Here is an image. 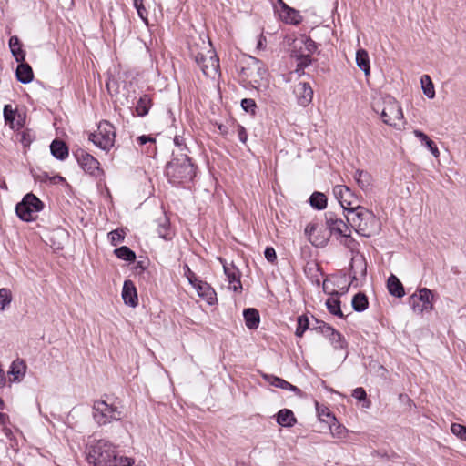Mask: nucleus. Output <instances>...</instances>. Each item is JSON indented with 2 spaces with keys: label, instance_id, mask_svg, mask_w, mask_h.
Here are the masks:
<instances>
[{
  "label": "nucleus",
  "instance_id": "obj_1",
  "mask_svg": "<svg viewBox=\"0 0 466 466\" xmlns=\"http://www.w3.org/2000/svg\"><path fill=\"white\" fill-rule=\"evenodd\" d=\"M189 56L200 67L202 73L210 78L219 74V59L210 41L201 36L192 37L188 43Z\"/></svg>",
  "mask_w": 466,
  "mask_h": 466
},
{
  "label": "nucleus",
  "instance_id": "obj_2",
  "mask_svg": "<svg viewBox=\"0 0 466 466\" xmlns=\"http://www.w3.org/2000/svg\"><path fill=\"white\" fill-rule=\"evenodd\" d=\"M345 217L355 231L363 237H371L378 231L379 227L375 215L363 206L348 211Z\"/></svg>",
  "mask_w": 466,
  "mask_h": 466
},
{
  "label": "nucleus",
  "instance_id": "obj_3",
  "mask_svg": "<svg viewBox=\"0 0 466 466\" xmlns=\"http://www.w3.org/2000/svg\"><path fill=\"white\" fill-rule=\"evenodd\" d=\"M166 175L171 184L178 186L192 181L196 170L189 157L183 153L177 155L167 164Z\"/></svg>",
  "mask_w": 466,
  "mask_h": 466
},
{
  "label": "nucleus",
  "instance_id": "obj_4",
  "mask_svg": "<svg viewBox=\"0 0 466 466\" xmlns=\"http://www.w3.org/2000/svg\"><path fill=\"white\" fill-rule=\"evenodd\" d=\"M118 456L116 448L111 442L99 440L89 447L87 460L95 466H108Z\"/></svg>",
  "mask_w": 466,
  "mask_h": 466
},
{
  "label": "nucleus",
  "instance_id": "obj_5",
  "mask_svg": "<svg viewBox=\"0 0 466 466\" xmlns=\"http://www.w3.org/2000/svg\"><path fill=\"white\" fill-rule=\"evenodd\" d=\"M380 117L383 123L396 129H401L406 123L400 103L391 96L383 97Z\"/></svg>",
  "mask_w": 466,
  "mask_h": 466
},
{
  "label": "nucleus",
  "instance_id": "obj_6",
  "mask_svg": "<svg viewBox=\"0 0 466 466\" xmlns=\"http://www.w3.org/2000/svg\"><path fill=\"white\" fill-rule=\"evenodd\" d=\"M241 75L243 79L256 89H259L267 84V68L260 60L255 57H250L247 66L242 67Z\"/></svg>",
  "mask_w": 466,
  "mask_h": 466
},
{
  "label": "nucleus",
  "instance_id": "obj_7",
  "mask_svg": "<svg viewBox=\"0 0 466 466\" xmlns=\"http://www.w3.org/2000/svg\"><path fill=\"white\" fill-rule=\"evenodd\" d=\"M93 418L98 425H106L122 419V411L117 406L106 400H96L93 404Z\"/></svg>",
  "mask_w": 466,
  "mask_h": 466
},
{
  "label": "nucleus",
  "instance_id": "obj_8",
  "mask_svg": "<svg viewBox=\"0 0 466 466\" xmlns=\"http://www.w3.org/2000/svg\"><path fill=\"white\" fill-rule=\"evenodd\" d=\"M44 208L43 202L33 193H27L23 199L16 204L15 213L23 221H33L35 214Z\"/></svg>",
  "mask_w": 466,
  "mask_h": 466
},
{
  "label": "nucleus",
  "instance_id": "obj_9",
  "mask_svg": "<svg viewBox=\"0 0 466 466\" xmlns=\"http://www.w3.org/2000/svg\"><path fill=\"white\" fill-rule=\"evenodd\" d=\"M409 303L416 314L422 315L431 312L434 308L433 291L427 288L420 289L410 297Z\"/></svg>",
  "mask_w": 466,
  "mask_h": 466
},
{
  "label": "nucleus",
  "instance_id": "obj_10",
  "mask_svg": "<svg viewBox=\"0 0 466 466\" xmlns=\"http://www.w3.org/2000/svg\"><path fill=\"white\" fill-rule=\"evenodd\" d=\"M116 130L108 121H101L95 133L89 135V140L95 146H114Z\"/></svg>",
  "mask_w": 466,
  "mask_h": 466
},
{
  "label": "nucleus",
  "instance_id": "obj_11",
  "mask_svg": "<svg viewBox=\"0 0 466 466\" xmlns=\"http://www.w3.org/2000/svg\"><path fill=\"white\" fill-rule=\"evenodd\" d=\"M333 194L343 208L345 214H348V211H352L356 207L361 206L359 197L347 186H335Z\"/></svg>",
  "mask_w": 466,
  "mask_h": 466
},
{
  "label": "nucleus",
  "instance_id": "obj_12",
  "mask_svg": "<svg viewBox=\"0 0 466 466\" xmlns=\"http://www.w3.org/2000/svg\"><path fill=\"white\" fill-rule=\"evenodd\" d=\"M218 259L222 264L223 271L228 281V288L234 292H240L242 290V284L239 269L233 263H228L222 258H218Z\"/></svg>",
  "mask_w": 466,
  "mask_h": 466
},
{
  "label": "nucleus",
  "instance_id": "obj_13",
  "mask_svg": "<svg viewBox=\"0 0 466 466\" xmlns=\"http://www.w3.org/2000/svg\"><path fill=\"white\" fill-rule=\"evenodd\" d=\"M79 166L92 176H99L101 170L99 162L90 154L86 153L82 147H78L74 153Z\"/></svg>",
  "mask_w": 466,
  "mask_h": 466
},
{
  "label": "nucleus",
  "instance_id": "obj_14",
  "mask_svg": "<svg viewBox=\"0 0 466 466\" xmlns=\"http://www.w3.org/2000/svg\"><path fill=\"white\" fill-rule=\"evenodd\" d=\"M367 274V261L363 254L359 251H352L350 262V275L353 279L358 280L365 278Z\"/></svg>",
  "mask_w": 466,
  "mask_h": 466
},
{
  "label": "nucleus",
  "instance_id": "obj_15",
  "mask_svg": "<svg viewBox=\"0 0 466 466\" xmlns=\"http://www.w3.org/2000/svg\"><path fill=\"white\" fill-rule=\"evenodd\" d=\"M326 223L331 233H336L343 237H349L350 235V228L341 219L338 218L333 213L326 214Z\"/></svg>",
  "mask_w": 466,
  "mask_h": 466
},
{
  "label": "nucleus",
  "instance_id": "obj_16",
  "mask_svg": "<svg viewBox=\"0 0 466 466\" xmlns=\"http://www.w3.org/2000/svg\"><path fill=\"white\" fill-rule=\"evenodd\" d=\"M192 286L196 289L198 297L205 300L208 305H214L217 303V294L208 283L199 279Z\"/></svg>",
  "mask_w": 466,
  "mask_h": 466
},
{
  "label": "nucleus",
  "instance_id": "obj_17",
  "mask_svg": "<svg viewBox=\"0 0 466 466\" xmlns=\"http://www.w3.org/2000/svg\"><path fill=\"white\" fill-rule=\"evenodd\" d=\"M298 103L302 106H307L311 103L313 90L309 83L299 82L294 89Z\"/></svg>",
  "mask_w": 466,
  "mask_h": 466
},
{
  "label": "nucleus",
  "instance_id": "obj_18",
  "mask_svg": "<svg viewBox=\"0 0 466 466\" xmlns=\"http://www.w3.org/2000/svg\"><path fill=\"white\" fill-rule=\"evenodd\" d=\"M27 366L21 359L15 360L7 371L9 380L11 382H21L26 373Z\"/></svg>",
  "mask_w": 466,
  "mask_h": 466
},
{
  "label": "nucleus",
  "instance_id": "obj_19",
  "mask_svg": "<svg viewBox=\"0 0 466 466\" xmlns=\"http://www.w3.org/2000/svg\"><path fill=\"white\" fill-rule=\"evenodd\" d=\"M262 378L266 382H268L271 386H274L276 388H279V389H282L285 390L292 391L298 396L301 395V390L298 387L292 385L289 381H287L279 377H277V376L271 375V374L263 373Z\"/></svg>",
  "mask_w": 466,
  "mask_h": 466
},
{
  "label": "nucleus",
  "instance_id": "obj_20",
  "mask_svg": "<svg viewBox=\"0 0 466 466\" xmlns=\"http://www.w3.org/2000/svg\"><path fill=\"white\" fill-rule=\"evenodd\" d=\"M122 299L124 303L129 307L136 308L138 304L137 289L131 280H125L122 289Z\"/></svg>",
  "mask_w": 466,
  "mask_h": 466
},
{
  "label": "nucleus",
  "instance_id": "obj_21",
  "mask_svg": "<svg viewBox=\"0 0 466 466\" xmlns=\"http://www.w3.org/2000/svg\"><path fill=\"white\" fill-rule=\"evenodd\" d=\"M18 63L19 65L17 66L15 72L17 80L23 84H28L32 82L34 78V73L30 65L25 63V61Z\"/></svg>",
  "mask_w": 466,
  "mask_h": 466
},
{
  "label": "nucleus",
  "instance_id": "obj_22",
  "mask_svg": "<svg viewBox=\"0 0 466 466\" xmlns=\"http://www.w3.org/2000/svg\"><path fill=\"white\" fill-rule=\"evenodd\" d=\"M9 48L16 62H24L25 59V52L22 48V44L16 35H13L9 39Z\"/></svg>",
  "mask_w": 466,
  "mask_h": 466
},
{
  "label": "nucleus",
  "instance_id": "obj_23",
  "mask_svg": "<svg viewBox=\"0 0 466 466\" xmlns=\"http://www.w3.org/2000/svg\"><path fill=\"white\" fill-rule=\"evenodd\" d=\"M245 324L249 329H256L260 322L258 311L253 308L246 309L243 312Z\"/></svg>",
  "mask_w": 466,
  "mask_h": 466
},
{
  "label": "nucleus",
  "instance_id": "obj_24",
  "mask_svg": "<svg viewBox=\"0 0 466 466\" xmlns=\"http://www.w3.org/2000/svg\"><path fill=\"white\" fill-rule=\"evenodd\" d=\"M353 177L362 190L368 191L370 188L372 177L367 171L358 169L355 171Z\"/></svg>",
  "mask_w": 466,
  "mask_h": 466
},
{
  "label": "nucleus",
  "instance_id": "obj_25",
  "mask_svg": "<svg viewBox=\"0 0 466 466\" xmlns=\"http://www.w3.org/2000/svg\"><path fill=\"white\" fill-rule=\"evenodd\" d=\"M157 230L159 238L166 240H170L174 236V232L170 228V223L167 217H162L157 220Z\"/></svg>",
  "mask_w": 466,
  "mask_h": 466
},
{
  "label": "nucleus",
  "instance_id": "obj_26",
  "mask_svg": "<svg viewBox=\"0 0 466 466\" xmlns=\"http://www.w3.org/2000/svg\"><path fill=\"white\" fill-rule=\"evenodd\" d=\"M297 420L292 410L282 409L277 413V422L282 427H292Z\"/></svg>",
  "mask_w": 466,
  "mask_h": 466
},
{
  "label": "nucleus",
  "instance_id": "obj_27",
  "mask_svg": "<svg viewBox=\"0 0 466 466\" xmlns=\"http://www.w3.org/2000/svg\"><path fill=\"white\" fill-rule=\"evenodd\" d=\"M356 64L358 67L363 71L365 76L370 73V58L365 49H359L356 53Z\"/></svg>",
  "mask_w": 466,
  "mask_h": 466
},
{
  "label": "nucleus",
  "instance_id": "obj_28",
  "mask_svg": "<svg viewBox=\"0 0 466 466\" xmlns=\"http://www.w3.org/2000/svg\"><path fill=\"white\" fill-rule=\"evenodd\" d=\"M328 310L330 314L338 316L339 318H344V315L340 309V300L338 296V293L332 294L325 303Z\"/></svg>",
  "mask_w": 466,
  "mask_h": 466
},
{
  "label": "nucleus",
  "instance_id": "obj_29",
  "mask_svg": "<svg viewBox=\"0 0 466 466\" xmlns=\"http://www.w3.org/2000/svg\"><path fill=\"white\" fill-rule=\"evenodd\" d=\"M388 289L391 295L397 298H402L405 295L401 282L394 275H391L388 279Z\"/></svg>",
  "mask_w": 466,
  "mask_h": 466
},
{
  "label": "nucleus",
  "instance_id": "obj_30",
  "mask_svg": "<svg viewBox=\"0 0 466 466\" xmlns=\"http://www.w3.org/2000/svg\"><path fill=\"white\" fill-rule=\"evenodd\" d=\"M34 178L35 181L41 183H48L50 185H56L59 183L66 182L65 178L59 175L51 176L46 171L39 172L34 175Z\"/></svg>",
  "mask_w": 466,
  "mask_h": 466
},
{
  "label": "nucleus",
  "instance_id": "obj_31",
  "mask_svg": "<svg viewBox=\"0 0 466 466\" xmlns=\"http://www.w3.org/2000/svg\"><path fill=\"white\" fill-rule=\"evenodd\" d=\"M152 106V99L148 95H143L137 103L135 107L137 116H145L148 114Z\"/></svg>",
  "mask_w": 466,
  "mask_h": 466
},
{
  "label": "nucleus",
  "instance_id": "obj_32",
  "mask_svg": "<svg viewBox=\"0 0 466 466\" xmlns=\"http://www.w3.org/2000/svg\"><path fill=\"white\" fill-rule=\"evenodd\" d=\"M16 141L22 146H30L35 139V134L33 130L25 128L18 131L15 135Z\"/></svg>",
  "mask_w": 466,
  "mask_h": 466
},
{
  "label": "nucleus",
  "instance_id": "obj_33",
  "mask_svg": "<svg viewBox=\"0 0 466 466\" xmlns=\"http://www.w3.org/2000/svg\"><path fill=\"white\" fill-rule=\"evenodd\" d=\"M311 207L322 210L327 207V198L323 193L314 192L309 198Z\"/></svg>",
  "mask_w": 466,
  "mask_h": 466
},
{
  "label": "nucleus",
  "instance_id": "obj_34",
  "mask_svg": "<svg viewBox=\"0 0 466 466\" xmlns=\"http://www.w3.org/2000/svg\"><path fill=\"white\" fill-rule=\"evenodd\" d=\"M115 255L124 261L133 262L136 259V254L127 246H122L114 250Z\"/></svg>",
  "mask_w": 466,
  "mask_h": 466
},
{
  "label": "nucleus",
  "instance_id": "obj_35",
  "mask_svg": "<svg viewBox=\"0 0 466 466\" xmlns=\"http://www.w3.org/2000/svg\"><path fill=\"white\" fill-rule=\"evenodd\" d=\"M369 302L365 294L360 292L352 299V307L354 310L362 312L368 308Z\"/></svg>",
  "mask_w": 466,
  "mask_h": 466
},
{
  "label": "nucleus",
  "instance_id": "obj_36",
  "mask_svg": "<svg viewBox=\"0 0 466 466\" xmlns=\"http://www.w3.org/2000/svg\"><path fill=\"white\" fill-rule=\"evenodd\" d=\"M323 332L329 338V340L336 348L343 347V340L339 332L329 326L325 327Z\"/></svg>",
  "mask_w": 466,
  "mask_h": 466
},
{
  "label": "nucleus",
  "instance_id": "obj_37",
  "mask_svg": "<svg viewBox=\"0 0 466 466\" xmlns=\"http://www.w3.org/2000/svg\"><path fill=\"white\" fill-rule=\"evenodd\" d=\"M292 56L294 57H296V59L298 61L296 72L303 71L304 68L309 66L312 62V59L309 56V54H300V53H297L296 50H293Z\"/></svg>",
  "mask_w": 466,
  "mask_h": 466
},
{
  "label": "nucleus",
  "instance_id": "obj_38",
  "mask_svg": "<svg viewBox=\"0 0 466 466\" xmlns=\"http://www.w3.org/2000/svg\"><path fill=\"white\" fill-rule=\"evenodd\" d=\"M329 430L331 435L339 439L345 438L348 432V430L341 424L338 423L335 418H332V420L329 422Z\"/></svg>",
  "mask_w": 466,
  "mask_h": 466
},
{
  "label": "nucleus",
  "instance_id": "obj_39",
  "mask_svg": "<svg viewBox=\"0 0 466 466\" xmlns=\"http://www.w3.org/2000/svg\"><path fill=\"white\" fill-rule=\"evenodd\" d=\"M420 83L424 95L429 98L435 96V90L433 83L428 75H423L420 78Z\"/></svg>",
  "mask_w": 466,
  "mask_h": 466
},
{
  "label": "nucleus",
  "instance_id": "obj_40",
  "mask_svg": "<svg viewBox=\"0 0 466 466\" xmlns=\"http://www.w3.org/2000/svg\"><path fill=\"white\" fill-rule=\"evenodd\" d=\"M318 231V226L315 224H309L306 227L305 232L309 236V241L314 246H322L326 243L327 239L325 238L319 239L317 237L314 236V233Z\"/></svg>",
  "mask_w": 466,
  "mask_h": 466
},
{
  "label": "nucleus",
  "instance_id": "obj_41",
  "mask_svg": "<svg viewBox=\"0 0 466 466\" xmlns=\"http://www.w3.org/2000/svg\"><path fill=\"white\" fill-rule=\"evenodd\" d=\"M12 301L11 290L6 288L0 289V310H5Z\"/></svg>",
  "mask_w": 466,
  "mask_h": 466
},
{
  "label": "nucleus",
  "instance_id": "obj_42",
  "mask_svg": "<svg viewBox=\"0 0 466 466\" xmlns=\"http://www.w3.org/2000/svg\"><path fill=\"white\" fill-rule=\"evenodd\" d=\"M17 110L13 109L11 105H5L4 107V118L6 124H9L11 128H15V121L16 119Z\"/></svg>",
  "mask_w": 466,
  "mask_h": 466
},
{
  "label": "nucleus",
  "instance_id": "obj_43",
  "mask_svg": "<svg viewBox=\"0 0 466 466\" xmlns=\"http://www.w3.org/2000/svg\"><path fill=\"white\" fill-rule=\"evenodd\" d=\"M125 231L122 228H116L108 233L107 237L112 246H117L125 239Z\"/></svg>",
  "mask_w": 466,
  "mask_h": 466
},
{
  "label": "nucleus",
  "instance_id": "obj_44",
  "mask_svg": "<svg viewBox=\"0 0 466 466\" xmlns=\"http://www.w3.org/2000/svg\"><path fill=\"white\" fill-rule=\"evenodd\" d=\"M297 322H298V326H297L295 334L297 337H302L304 332L309 328V319L306 316L301 315V316L298 317Z\"/></svg>",
  "mask_w": 466,
  "mask_h": 466
},
{
  "label": "nucleus",
  "instance_id": "obj_45",
  "mask_svg": "<svg viewBox=\"0 0 466 466\" xmlns=\"http://www.w3.org/2000/svg\"><path fill=\"white\" fill-rule=\"evenodd\" d=\"M134 6L139 17L147 25V11L143 5V0H134Z\"/></svg>",
  "mask_w": 466,
  "mask_h": 466
},
{
  "label": "nucleus",
  "instance_id": "obj_46",
  "mask_svg": "<svg viewBox=\"0 0 466 466\" xmlns=\"http://www.w3.org/2000/svg\"><path fill=\"white\" fill-rule=\"evenodd\" d=\"M451 431L458 438L461 439L462 441H466V427L465 426H463L461 424H458V423H453L451 426Z\"/></svg>",
  "mask_w": 466,
  "mask_h": 466
},
{
  "label": "nucleus",
  "instance_id": "obj_47",
  "mask_svg": "<svg viewBox=\"0 0 466 466\" xmlns=\"http://www.w3.org/2000/svg\"><path fill=\"white\" fill-rule=\"evenodd\" d=\"M51 154L59 160H64L68 157V147H50Z\"/></svg>",
  "mask_w": 466,
  "mask_h": 466
},
{
  "label": "nucleus",
  "instance_id": "obj_48",
  "mask_svg": "<svg viewBox=\"0 0 466 466\" xmlns=\"http://www.w3.org/2000/svg\"><path fill=\"white\" fill-rule=\"evenodd\" d=\"M241 107L245 112L255 114L257 105L251 98H244L241 101Z\"/></svg>",
  "mask_w": 466,
  "mask_h": 466
},
{
  "label": "nucleus",
  "instance_id": "obj_49",
  "mask_svg": "<svg viewBox=\"0 0 466 466\" xmlns=\"http://www.w3.org/2000/svg\"><path fill=\"white\" fill-rule=\"evenodd\" d=\"M133 460L126 456H118L108 466H132Z\"/></svg>",
  "mask_w": 466,
  "mask_h": 466
},
{
  "label": "nucleus",
  "instance_id": "obj_50",
  "mask_svg": "<svg viewBox=\"0 0 466 466\" xmlns=\"http://www.w3.org/2000/svg\"><path fill=\"white\" fill-rule=\"evenodd\" d=\"M183 272L184 276L187 279L188 282L191 285L195 284L198 280H199L196 274L190 269L187 264H185L183 266Z\"/></svg>",
  "mask_w": 466,
  "mask_h": 466
},
{
  "label": "nucleus",
  "instance_id": "obj_51",
  "mask_svg": "<svg viewBox=\"0 0 466 466\" xmlns=\"http://www.w3.org/2000/svg\"><path fill=\"white\" fill-rule=\"evenodd\" d=\"M301 42L304 44L305 50L308 52L307 54H309V56L317 50V44L310 37H306Z\"/></svg>",
  "mask_w": 466,
  "mask_h": 466
},
{
  "label": "nucleus",
  "instance_id": "obj_52",
  "mask_svg": "<svg viewBox=\"0 0 466 466\" xmlns=\"http://www.w3.org/2000/svg\"><path fill=\"white\" fill-rule=\"evenodd\" d=\"M413 134L415 135L416 137H418L420 139V141L422 144H425V146H435L433 141L422 131L414 130Z\"/></svg>",
  "mask_w": 466,
  "mask_h": 466
},
{
  "label": "nucleus",
  "instance_id": "obj_53",
  "mask_svg": "<svg viewBox=\"0 0 466 466\" xmlns=\"http://www.w3.org/2000/svg\"><path fill=\"white\" fill-rule=\"evenodd\" d=\"M317 411H318V414L321 420H325L324 417H326L328 420H327V422H330L332 420V418H335L334 416H331L329 410L328 408L326 407H317Z\"/></svg>",
  "mask_w": 466,
  "mask_h": 466
},
{
  "label": "nucleus",
  "instance_id": "obj_54",
  "mask_svg": "<svg viewBox=\"0 0 466 466\" xmlns=\"http://www.w3.org/2000/svg\"><path fill=\"white\" fill-rule=\"evenodd\" d=\"M265 258L269 262H274L277 259V254L272 247H267L264 251Z\"/></svg>",
  "mask_w": 466,
  "mask_h": 466
},
{
  "label": "nucleus",
  "instance_id": "obj_55",
  "mask_svg": "<svg viewBox=\"0 0 466 466\" xmlns=\"http://www.w3.org/2000/svg\"><path fill=\"white\" fill-rule=\"evenodd\" d=\"M352 396H353L356 400H358L361 401V400H366V396H367V394H366V391L364 390V389L360 387V388H356V389L353 390V392H352Z\"/></svg>",
  "mask_w": 466,
  "mask_h": 466
},
{
  "label": "nucleus",
  "instance_id": "obj_56",
  "mask_svg": "<svg viewBox=\"0 0 466 466\" xmlns=\"http://www.w3.org/2000/svg\"><path fill=\"white\" fill-rule=\"evenodd\" d=\"M137 141L141 144V145H144L147 142H150V143H156V138L155 137H147V136H140L137 137Z\"/></svg>",
  "mask_w": 466,
  "mask_h": 466
},
{
  "label": "nucleus",
  "instance_id": "obj_57",
  "mask_svg": "<svg viewBox=\"0 0 466 466\" xmlns=\"http://www.w3.org/2000/svg\"><path fill=\"white\" fill-rule=\"evenodd\" d=\"M24 121H25V118L24 116L21 115V114H18L16 115V119L15 121V127H22L23 125H24Z\"/></svg>",
  "mask_w": 466,
  "mask_h": 466
},
{
  "label": "nucleus",
  "instance_id": "obj_58",
  "mask_svg": "<svg viewBox=\"0 0 466 466\" xmlns=\"http://www.w3.org/2000/svg\"><path fill=\"white\" fill-rule=\"evenodd\" d=\"M264 42H266V38L261 35L259 36V39H258V46H257V47H258V49H263V48H265V44H264Z\"/></svg>",
  "mask_w": 466,
  "mask_h": 466
},
{
  "label": "nucleus",
  "instance_id": "obj_59",
  "mask_svg": "<svg viewBox=\"0 0 466 466\" xmlns=\"http://www.w3.org/2000/svg\"><path fill=\"white\" fill-rule=\"evenodd\" d=\"M49 146H66V143L59 139H54Z\"/></svg>",
  "mask_w": 466,
  "mask_h": 466
},
{
  "label": "nucleus",
  "instance_id": "obj_60",
  "mask_svg": "<svg viewBox=\"0 0 466 466\" xmlns=\"http://www.w3.org/2000/svg\"><path fill=\"white\" fill-rule=\"evenodd\" d=\"M431 153L434 156V157L438 158L439 157V148L438 147H429Z\"/></svg>",
  "mask_w": 466,
  "mask_h": 466
},
{
  "label": "nucleus",
  "instance_id": "obj_61",
  "mask_svg": "<svg viewBox=\"0 0 466 466\" xmlns=\"http://www.w3.org/2000/svg\"><path fill=\"white\" fill-rule=\"evenodd\" d=\"M239 139L242 143H246V140H247V137L246 136H243V128H241V130L239 131Z\"/></svg>",
  "mask_w": 466,
  "mask_h": 466
},
{
  "label": "nucleus",
  "instance_id": "obj_62",
  "mask_svg": "<svg viewBox=\"0 0 466 466\" xmlns=\"http://www.w3.org/2000/svg\"><path fill=\"white\" fill-rule=\"evenodd\" d=\"M174 143H175V145H176V146H180L178 137H177V136H176V137H174Z\"/></svg>",
  "mask_w": 466,
  "mask_h": 466
},
{
  "label": "nucleus",
  "instance_id": "obj_63",
  "mask_svg": "<svg viewBox=\"0 0 466 466\" xmlns=\"http://www.w3.org/2000/svg\"><path fill=\"white\" fill-rule=\"evenodd\" d=\"M5 419V415L0 412V422H3Z\"/></svg>",
  "mask_w": 466,
  "mask_h": 466
},
{
  "label": "nucleus",
  "instance_id": "obj_64",
  "mask_svg": "<svg viewBox=\"0 0 466 466\" xmlns=\"http://www.w3.org/2000/svg\"><path fill=\"white\" fill-rule=\"evenodd\" d=\"M364 407L369 408L370 407V402H367V404H365Z\"/></svg>",
  "mask_w": 466,
  "mask_h": 466
}]
</instances>
